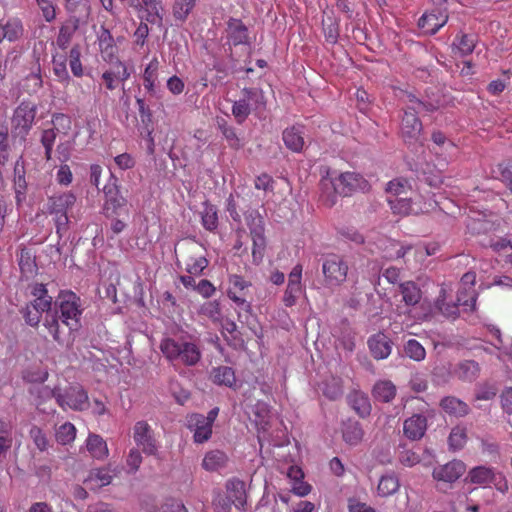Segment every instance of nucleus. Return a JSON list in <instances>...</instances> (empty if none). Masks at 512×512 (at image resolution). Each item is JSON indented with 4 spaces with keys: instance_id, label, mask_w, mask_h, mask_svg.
<instances>
[{
    "instance_id": "nucleus-36",
    "label": "nucleus",
    "mask_w": 512,
    "mask_h": 512,
    "mask_svg": "<svg viewBox=\"0 0 512 512\" xmlns=\"http://www.w3.org/2000/svg\"><path fill=\"white\" fill-rule=\"evenodd\" d=\"M197 0H175L172 8L175 20L185 22L196 6Z\"/></svg>"
},
{
    "instance_id": "nucleus-56",
    "label": "nucleus",
    "mask_w": 512,
    "mask_h": 512,
    "mask_svg": "<svg viewBox=\"0 0 512 512\" xmlns=\"http://www.w3.org/2000/svg\"><path fill=\"white\" fill-rule=\"evenodd\" d=\"M456 50L461 55H468L470 54L474 47H475V39L471 35H462L458 38H456V42L454 43Z\"/></svg>"
},
{
    "instance_id": "nucleus-42",
    "label": "nucleus",
    "mask_w": 512,
    "mask_h": 512,
    "mask_svg": "<svg viewBox=\"0 0 512 512\" xmlns=\"http://www.w3.org/2000/svg\"><path fill=\"white\" fill-rule=\"evenodd\" d=\"M13 443L11 425L0 420V458L5 456Z\"/></svg>"
},
{
    "instance_id": "nucleus-38",
    "label": "nucleus",
    "mask_w": 512,
    "mask_h": 512,
    "mask_svg": "<svg viewBox=\"0 0 512 512\" xmlns=\"http://www.w3.org/2000/svg\"><path fill=\"white\" fill-rule=\"evenodd\" d=\"M412 189L408 180L403 178L393 179L387 184L386 191L389 193L388 198L404 197Z\"/></svg>"
},
{
    "instance_id": "nucleus-50",
    "label": "nucleus",
    "mask_w": 512,
    "mask_h": 512,
    "mask_svg": "<svg viewBox=\"0 0 512 512\" xmlns=\"http://www.w3.org/2000/svg\"><path fill=\"white\" fill-rule=\"evenodd\" d=\"M69 66L72 74L75 77H82L84 74V69L81 63V52L78 46H74L71 48L69 52Z\"/></svg>"
},
{
    "instance_id": "nucleus-11",
    "label": "nucleus",
    "mask_w": 512,
    "mask_h": 512,
    "mask_svg": "<svg viewBox=\"0 0 512 512\" xmlns=\"http://www.w3.org/2000/svg\"><path fill=\"white\" fill-rule=\"evenodd\" d=\"M475 282L476 275L471 271L465 273L461 279L457 300L465 311H473L475 309L477 297L474 289Z\"/></svg>"
},
{
    "instance_id": "nucleus-47",
    "label": "nucleus",
    "mask_w": 512,
    "mask_h": 512,
    "mask_svg": "<svg viewBox=\"0 0 512 512\" xmlns=\"http://www.w3.org/2000/svg\"><path fill=\"white\" fill-rule=\"evenodd\" d=\"M201 215H202L201 216L202 224L207 230L213 231L217 228V225H218L217 210L213 205L205 204Z\"/></svg>"
},
{
    "instance_id": "nucleus-57",
    "label": "nucleus",
    "mask_w": 512,
    "mask_h": 512,
    "mask_svg": "<svg viewBox=\"0 0 512 512\" xmlns=\"http://www.w3.org/2000/svg\"><path fill=\"white\" fill-rule=\"evenodd\" d=\"M35 2L37 3V6H38L39 10L41 11L43 18L47 22H51L55 19L56 9H55V5L52 1H50V0H35Z\"/></svg>"
},
{
    "instance_id": "nucleus-37",
    "label": "nucleus",
    "mask_w": 512,
    "mask_h": 512,
    "mask_svg": "<svg viewBox=\"0 0 512 512\" xmlns=\"http://www.w3.org/2000/svg\"><path fill=\"white\" fill-rule=\"evenodd\" d=\"M349 403L353 409L362 417L368 415L371 405L368 397L362 392H353L349 395Z\"/></svg>"
},
{
    "instance_id": "nucleus-32",
    "label": "nucleus",
    "mask_w": 512,
    "mask_h": 512,
    "mask_svg": "<svg viewBox=\"0 0 512 512\" xmlns=\"http://www.w3.org/2000/svg\"><path fill=\"white\" fill-rule=\"evenodd\" d=\"M283 141L287 148L294 152H299L304 146V139L300 127H291L283 132Z\"/></svg>"
},
{
    "instance_id": "nucleus-27",
    "label": "nucleus",
    "mask_w": 512,
    "mask_h": 512,
    "mask_svg": "<svg viewBox=\"0 0 512 512\" xmlns=\"http://www.w3.org/2000/svg\"><path fill=\"white\" fill-rule=\"evenodd\" d=\"M241 97L245 100L251 112H260L266 106L264 93L258 88H244Z\"/></svg>"
},
{
    "instance_id": "nucleus-1",
    "label": "nucleus",
    "mask_w": 512,
    "mask_h": 512,
    "mask_svg": "<svg viewBox=\"0 0 512 512\" xmlns=\"http://www.w3.org/2000/svg\"><path fill=\"white\" fill-rule=\"evenodd\" d=\"M368 188V181L356 172L338 175L327 173L320 181V200L325 206L332 207L338 196H349L357 191H366Z\"/></svg>"
},
{
    "instance_id": "nucleus-22",
    "label": "nucleus",
    "mask_w": 512,
    "mask_h": 512,
    "mask_svg": "<svg viewBox=\"0 0 512 512\" xmlns=\"http://www.w3.org/2000/svg\"><path fill=\"white\" fill-rule=\"evenodd\" d=\"M427 429V420L424 416L416 414L406 419L403 424L404 435L411 440L421 439Z\"/></svg>"
},
{
    "instance_id": "nucleus-51",
    "label": "nucleus",
    "mask_w": 512,
    "mask_h": 512,
    "mask_svg": "<svg viewBox=\"0 0 512 512\" xmlns=\"http://www.w3.org/2000/svg\"><path fill=\"white\" fill-rule=\"evenodd\" d=\"M253 222L255 223V227L251 229V235L254 242L253 257L256 258V254L258 252L260 253L264 246V236L261 219L259 217H255Z\"/></svg>"
},
{
    "instance_id": "nucleus-20",
    "label": "nucleus",
    "mask_w": 512,
    "mask_h": 512,
    "mask_svg": "<svg viewBox=\"0 0 512 512\" xmlns=\"http://www.w3.org/2000/svg\"><path fill=\"white\" fill-rule=\"evenodd\" d=\"M388 203L394 214L409 215L427 211L426 208L418 205L411 197L388 198Z\"/></svg>"
},
{
    "instance_id": "nucleus-30",
    "label": "nucleus",
    "mask_w": 512,
    "mask_h": 512,
    "mask_svg": "<svg viewBox=\"0 0 512 512\" xmlns=\"http://www.w3.org/2000/svg\"><path fill=\"white\" fill-rule=\"evenodd\" d=\"M402 300L406 305L414 306L418 304L422 298L419 287L412 281H406L399 285Z\"/></svg>"
},
{
    "instance_id": "nucleus-39",
    "label": "nucleus",
    "mask_w": 512,
    "mask_h": 512,
    "mask_svg": "<svg viewBox=\"0 0 512 512\" xmlns=\"http://www.w3.org/2000/svg\"><path fill=\"white\" fill-rule=\"evenodd\" d=\"M159 69V61L153 58L146 66L143 74L144 87L147 91L153 92L157 80V73Z\"/></svg>"
},
{
    "instance_id": "nucleus-52",
    "label": "nucleus",
    "mask_w": 512,
    "mask_h": 512,
    "mask_svg": "<svg viewBox=\"0 0 512 512\" xmlns=\"http://www.w3.org/2000/svg\"><path fill=\"white\" fill-rule=\"evenodd\" d=\"M208 266V260L203 257H190L186 263V271L193 276H200Z\"/></svg>"
},
{
    "instance_id": "nucleus-58",
    "label": "nucleus",
    "mask_w": 512,
    "mask_h": 512,
    "mask_svg": "<svg viewBox=\"0 0 512 512\" xmlns=\"http://www.w3.org/2000/svg\"><path fill=\"white\" fill-rule=\"evenodd\" d=\"M56 139V132L52 129H46L42 133L41 142L45 148V156L46 159L49 160L51 158L53 145Z\"/></svg>"
},
{
    "instance_id": "nucleus-35",
    "label": "nucleus",
    "mask_w": 512,
    "mask_h": 512,
    "mask_svg": "<svg viewBox=\"0 0 512 512\" xmlns=\"http://www.w3.org/2000/svg\"><path fill=\"white\" fill-rule=\"evenodd\" d=\"M374 397L382 402L391 401L396 394V387L391 381H379L373 388Z\"/></svg>"
},
{
    "instance_id": "nucleus-14",
    "label": "nucleus",
    "mask_w": 512,
    "mask_h": 512,
    "mask_svg": "<svg viewBox=\"0 0 512 512\" xmlns=\"http://www.w3.org/2000/svg\"><path fill=\"white\" fill-rule=\"evenodd\" d=\"M462 306L458 301L452 300V289L442 286L435 302L432 313L439 312L445 317L455 318L458 315V307Z\"/></svg>"
},
{
    "instance_id": "nucleus-16",
    "label": "nucleus",
    "mask_w": 512,
    "mask_h": 512,
    "mask_svg": "<svg viewBox=\"0 0 512 512\" xmlns=\"http://www.w3.org/2000/svg\"><path fill=\"white\" fill-rule=\"evenodd\" d=\"M448 20L446 10L436 8L425 13L418 21L420 29L426 34H435Z\"/></svg>"
},
{
    "instance_id": "nucleus-21",
    "label": "nucleus",
    "mask_w": 512,
    "mask_h": 512,
    "mask_svg": "<svg viewBox=\"0 0 512 512\" xmlns=\"http://www.w3.org/2000/svg\"><path fill=\"white\" fill-rule=\"evenodd\" d=\"M368 346L370 353L377 360L386 359L392 351L391 341L382 333H378L370 337L368 340Z\"/></svg>"
},
{
    "instance_id": "nucleus-48",
    "label": "nucleus",
    "mask_w": 512,
    "mask_h": 512,
    "mask_svg": "<svg viewBox=\"0 0 512 512\" xmlns=\"http://www.w3.org/2000/svg\"><path fill=\"white\" fill-rule=\"evenodd\" d=\"M142 4L149 12L148 20L152 23L162 21L163 6L160 0H141Z\"/></svg>"
},
{
    "instance_id": "nucleus-3",
    "label": "nucleus",
    "mask_w": 512,
    "mask_h": 512,
    "mask_svg": "<svg viewBox=\"0 0 512 512\" xmlns=\"http://www.w3.org/2000/svg\"><path fill=\"white\" fill-rule=\"evenodd\" d=\"M438 103H425L413 95L408 96L407 108L401 122L402 137L407 142L417 141L422 131V123L417 114L425 111H434L438 108Z\"/></svg>"
},
{
    "instance_id": "nucleus-29",
    "label": "nucleus",
    "mask_w": 512,
    "mask_h": 512,
    "mask_svg": "<svg viewBox=\"0 0 512 512\" xmlns=\"http://www.w3.org/2000/svg\"><path fill=\"white\" fill-rule=\"evenodd\" d=\"M400 488V481L394 472H389L381 476L377 493L381 497H388L396 493Z\"/></svg>"
},
{
    "instance_id": "nucleus-63",
    "label": "nucleus",
    "mask_w": 512,
    "mask_h": 512,
    "mask_svg": "<svg viewBox=\"0 0 512 512\" xmlns=\"http://www.w3.org/2000/svg\"><path fill=\"white\" fill-rule=\"evenodd\" d=\"M348 512H376L375 509L364 502L354 498L348 500Z\"/></svg>"
},
{
    "instance_id": "nucleus-8",
    "label": "nucleus",
    "mask_w": 512,
    "mask_h": 512,
    "mask_svg": "<svg viewBox=\"0 0 512 512\" xmlns=\"http://www.w3.org/2000/svg\"><path fill=\"white\" fill-rule=\"evenodd\" d=\"M468 479L471 483L474 484H492L495 489L501 493H506L509 488L506 477L501 472H497L493 468L485 466H478L470 470Z\"/></svg>"
},
{
    "instance_id": "nucleus-49",
    "label": "nucleus",
    "mask_w": 512,
    "mask_h": 512,
    "mask_svg": "<svg viewBox=\"0 0 512 512\" xmlns=\"http://www.w3.org/2000/svg\"><path fill=\"white\" fill-rule=\"evenodd\" d=\"M15 194H16V201L17 203H20L22 199L24 198V190L26 187L25 177H24V170L23 166L20 164V161L18 160L15 165Z\"/></svg>"
},
{
    "instance_id": "nucleus-23",
    "label": "nucleus",
    "mask_w": 512,
    "mask_h": 512,
    "mask_svg": "<svg viewBox=\"0 0 512 512\" xmlns=\"http://www.w3.org/2000/svg\"><path fill=\"white\" fill-rule=\"evenodd\" d=\"M226 495L237 509H244L247 500L245 483L233 478L226 483Z\"/></svg>"
},
{
    "instance_id": "nucleus-2",
    "label": "nucleus",
    "mask_w": 512,
    "mask_h": 512,
    "mask_svg": "<svg viewBox=\"0 0 512 512\" xmlns=\"http://www.w3.org/2000/svg\"><path fill=\"white\" fill-rule=\"evenodd\" d=\"M160 350L173 365L194 366L201 358L199 347L189 341L164 338L160 343Z\"/></svg>"
},
{
    "instance_id": "nucleus-7",
    "label": "nucleus",
    "mask_w": 512,
    "mask_h": 512,
    "mask_svg": "<svg viewBox=\"0 0 512 512\" xmlns=\"http://www.w3.org/2000/svg\"><path fill=\"white\" fill-rule=\"evenodd\" d=\"M109 67L105 69L101 75V80L106 89L113 91L117 87L122 86L130 78L133 69L119 59L106 61Z\"/></svg>"
},
{
    "instance_id": "nucleus-10",
    "label": "nucleus",
    "mask_w": 512,
    "mask_h": 512,
    "mask_svg": "<svg viewBox=\"0 0 512 512\" xmlns=\"http://www.w3.org/2000/svg\"><path fill=\"white\" fill-rule=\"evenodd\" d=\"M302 265L297 264L288 275V284L283 295V303L286 307H292L297 303L301 295L305 293L302 284Z\"/></svg>"
},
{
    "instance_id": "nucleus-5",
    "label": "nucleus",
    "mask_w": 512,
    "mask_h": 512,
    "mask_svg": "<svg viewBox=\"0 0 512 512\" xmlns=\"http://www.w3.org/2000/svg\"><path fill=\"white\" fill-rule=\"evenodd\" d=\"M76 202L74 193L68 191L50 198L49 212L54 216L57 233L66 230L69 223L67 212Z\"/></svg>"
},
{
    "instance_id": "nucleus-12",
    "label": "nucleus",
    "mask_w": 512,
    "mask_h": 512,
    "mask_svg": "<svg viewBox=\"0 0 512 512\" xmlns=\"http://www.w3.org/2000/svg\"><path fill=\"white\" fill-rule=\"evenodd\" d=\"M250 286V283L239 275H231L229 277V288L227 291L228 297L239 307L240 309L249 312L251 309L250 303L246 300V290Z\"/></svg>"
},
{
    "instance_id": "nucleus-13",
    "label": "nucleus",
    "mask_w": 512,
    "mask_h": 512,
    "mask_svg": "<svg viewBox=\"0 0 512 512\" xmlns=\"http://www.w3.org/2000/svg\"><path fill=\"white\" fill-rule=\"evenodd\" d=\"M133 439L149 455L157 451V446L150 425L145 421H138L133 427Z\"/></svg>"
},
{
    "instance_id": "nucleus-33",
    "label": "nucleus",
    "mask_w": 512,
    "mask_h": 512,
    "mask_svg": "<svg viewBox=\"0 0 512 512\" xmlns=\"http://www.w3.org/2000/svg\"><path fill=\"white\" fill-rule=\"evenodd\" d=\"M479 365L475 361L466 360L457 365L454 370L455 375L462 380L472 381L479 374Z\"/></svg>"
},
{
    "instance_id": "nucleus-6",
    "label": "nucleus",
    "mask_w": 512,
    "mask_h": 512,
    "mask_svg": "<svg viewBox=\"0 0 512 512\" xmlns=\"http://www.w3.org/2000/svg\"><path fill=\"white\" fill-rule=\"evenodd\" d=\"M59 306L62 323L71 331L78 330L82 314L79 297L73 292H63L59 296Z\"/></svg>"
},
{
    "instance_id": "nucleus-34",
    "label": "nucleus",
    "mask_w": 512,
    "mask_h": 512,
    "mask_svg": "<svg viewBox=\"0 0 512 512\" xmlns=\"http://www.w3.org/2000/svg\"><path fill=\"white\" fill-rule=\"evenodd\" d=\"M441 407L445 412L456 417H463L468 413V405L455 397L444 398L441 401Z\"/></svg>"
},
{
    "instance_id": "nucleus-55",
    "label": "nucleus",
    "mask_w": 512,
    "mask_h": 512,
    "mask_svg": "<svg viewBox=\"0 0 512 512\" xmlns=\"http://www.w3.org/2000/svg\"><path fill=\"white\" fill-rule=\"evenodd\" d=\"M53 73L58 81L63 84H68L71 80L65 59H53Z\"/></svg>"
},
{
    "instance_id": "nucleus-26",
    "label": "nucleus",
    "mask_w": 512,
    "mask_h": 512,
    "mask_svg": "<svg viewBox=\"0 0 512 512\" xmlns=\"http://www.w3.org/2000/svg\"><path fill=\"white\" fill-rule=\"evenodd\" d=\"M228 457L221 450L208 451L202 460V468L208 472H216L224 469L227 465Z\"/></svg>"
},
{
    "instance_id": "nucleus-61",
    "label": "nucleus",
    "mask_w": 512,
    "mask_h": 512,
    "mask_svg": "<svg viewBox=\"0 0 512 512\" xmlns=\"http://www.w3.org/2000/svg\"><path fill=\"white\" fill-rule=\"evenodd\" d=\"M56 180L59 184L65 186H68L72 182L73 175L68 165L63 164L58 168L56 173Z\"/></svg>"
},
{
    "instance_id": "nucleus-45",
    "label": "nucleus",
    "mask_w": 512,
    "mask_h": 512,
    "mask_svg": "<svg viewBox=\"0 0 512 512\" xmlns=\"http://www.w3.org/2000/svg\"><path fill=\"white\" fill-rule=\"evenodd\" d=\"M363 437V431L357 422L348 423L343 431L344 440L350 445L358 444Z\"/></svg>"
},
{
    "instance_id": "nucleus-15",
    "label": "nucleus",
    "mask_w": 512,
    "mask_h": 512,
    "mask_svg": "<svg viewBox=\"0 0 512 512\" xmlns=\"http://www.w3.org/2000/svg\"><path fill=\"white\" fill-rule=\"evenodd\" d=\"M25 32L23 21L16 16L0 20V43L4 40L15 42L20 40Z\"/></svg>"
},
{
    "instance_id": "nucleus-64",
    "label": "nucleus",
    "mask_w": 512,
    "mask_h": 512,
    "mask_svg": "<svg viewBox=\"0 0 512 512\" xmlns=\"http://www.w3.org/2000/svg\"><path fill=\"white\" fill-rule=\"evenodd\" d=\"M498 169L501 175V180L512 191V163L500 164Z\"/></svg>"
},
{
    "instance_id": "nucleus-43",
    "label": "nucleus",
    "mask_w": 512,
    "mask_h": 512,
    "mask_svg": "<svg viewBox=\"0 0 512 512\" xmlns=\"http://www.w3.org/2000/svg\"><path fill=\"white\" fill-rule=\"evenodd\" d=\"M55 437L61 445L70 444L75 440L76 428L72 423L66 422L56 430Z\"/></svg>"
},
{
    "instance_id": "nucleus-53",
    "label": "nucleus",
    "mask_w": 512,
    "mask_h": 512,
    "mask_svg": "<svg viewBox=\"0 0 512 512\" xmlns=\"http://www.w3.org/2000/svg\"><path fill=\"white\" fill-rule=\"evenodd\" d=\"M251 113L249 106L242 97L234 102L232 106V114L239 124L243 123Z\"/></svg>"
},
{
    "instance_id": "nucleus-19",
    "label": "nucleus",
    "mask_w": 512,
    "mask_h": 512,
    "mask_svg": "<svg viewBox=\"0 0 512 512\" xmlns=\"http://www.w3.org/2000/svg\"><path fill=\"white\" fill-rule=\"evenodd\" d=\"M227 38L230 44L247 45L250 43V37L247 27L242 23L241 20L231 18L227 22Z\"/></svg>"
},
{
    "instance_id": "nucleus-25",
    "label": "nucleus",
    "mask_w": 512,
    "mask_h": 512,
    "mask_svg": "<svg viewBox=\"0 0 512 512\" xmlns=\"http://www.w3.org/2000/svg\"><path fill=\"white\" fill-rule=\"evenodd\" d=\"M35 118V109L33 106L27 103L20 104L13 115V123L17 128L28 130Z\"/></svg>"
},
{
    "instance_id": "nucleus-31",
    "label": "nucleus",
    "mask_w": 512,
    "mask_h": 512,
    "mask_svg": "<svg viewBox=\"0 0 512 512\" xmlns=\"http://www.w3.org/2000/svg\"><path fill=\"white\" fill-rule=\"evenodd\" d=\"M113 479L110 471L106 468H100L92 470L88 477L85 479V483L91 489L100 488L109 485Z\"/></svg>"
},
{
    "instance_id": "nucleus-59",
    "label": "nucleus",
    "mask_w": 512,
    "mask_h": 512,
    "mask_svg": "<svg viewBox=\"0 0 512 512\" xmlns=\"http://www.w3.org/2000/svg\"><path fill=\"white\" fill-rule=\"evenodd\" d=\"M30 436L40 451H45L48 448L49 441L45 433L38 427L34 426L30 430Z\"/></svg>"
},
{
    "instance_id": "nucleus-40",
    "label": "nucleus",
    "mask_w": 512,
    "mask_h": 512,
    "mask_svg": "<svg viewBox=\"0 0 512 512\" xmlns=\"http://www.w3.org/2000/svg\"><path fill=\"white\" fill-rule=\"evenodd\" d=\"M467 442V432L464 427H454L448 437L449 448L453 451L462 449Z\"/></svg>"
},
{
    "instance_id": "nucleus-62",
    "label": "nucleus",
    "mask_w": 512,
    "mask_h": 512,
    "mask_svg": "<svg viewBox=\"0 0 512 512\" xmlns=\"http://www.w3.org/2000/svg\"><path fill=\"white\" fill-rule=\"evenodd\" d=\"M73 29L69 26H62L60 28L58 37H57V45L61 49H66L70 43L72 38Z\"/></svg>"
},
{
    "instance_id": "nucleus-4",
    "label": "nucleus",
    "mask_w": 512,
    "mask_h": 512,
    "mask_svg": "<svg viewBox=\"0 0 512 512\" xmlns=\"http://www.w3.org/2000/svg\"><path fill=\"white\" fill-rule=\"evenodd\" d=\"M322 273L325 286L329 288L338 287L347 278L348 265L341 256L329 254L323 259Z\"/></svg>"
},
{
    "instance_id": "nucleus-9",
    "label": "nucleus",
    "mask_w": 512,
    "mask_h": 512,
    "mask_svg": "<svg viewBox=\"0 0 512 512\" xmlns=\"http://www.w3.org/2000/svg\"><path fill=\"white\" fill-rule=\"evenodd\" d=\"M53 396L63 409L85 410L88 408V395L80 386H71L64 393L53 391Z\"/></svg>"
},
{
    "instance_id": "nucleus-54",
    "label": "nucleus",
    "mask_w": 512,
    "mask_h": 512,
    "mask_svg": "<svg viewBox=\"0 0 512 512\" xmlns=\"http://www.w3.org/2000/svg\"><path fill=\"white\" fill-rule=\"evenodd\" d=\"M491 333L496 337L497 342L494 343V346L501 351L502 355H507L509 359L512 360V339L507 338L504 341L501 337L500 330L498 328H492Z\"/></svg>"
},
{
    "instance_id": "nucleus-18",
    "label": "nucleus",
    "mask_w": 512,
    "mask_h": 512,
    "mask_svg": "<svg viewBox=\"0 0 512 512\" xmlns=\"http://www.w3.org/2000/svg\"><path fill=\"white\" fill-rule=\"evenodd\" d=\"M187 427L193 432L196 443L208 441L212 435V425L202 420V414H191L187 417Z\"/></svg>"
},
{
    "instance_id": "nucleus-41",
    "label": "nucleus",
    "mask_w": 512,
    "mask_h": 512,
    "mask_svg": "<svg viewBox=\"0 0 512 512\" xmlns=\"http://www.w3.org/2000/svg\"><path fill=\"white\" fill-rule=\"evenodd\" d=\"M213 381L219 385L231 387L235 383V374L232 368L222 366L214 369L212 373Z\"/></svg>"
},
{
    "instance_id": "nucleus-24",
    "label": "nucleus",
    "mask_w": 512,
    "mask_h": 512,
    "mask_svg": "<svg viewBox=\"0 0 512 512\" xmlns=\"http://www.w3.org/2000/svg\"><path fill=\"white\" fill-rule=\"evenodd\" d=\"M99 49L104 61H112L117 58V47L114 39L107 29L102 28L98 35Z\"/></svg>"
},
{
    "instance_id": "nucleus-28",
    "label": "nucleus",
    "mask_w": 512,
    "mask_h": 512,
    "mask_svg": "<svg viewBox=\"0 0 512 512\" xmlns=\"http://www.w3.org/2000/svg\"><path fill=\"white\" fill-rule=\"evenodd\" d=\"M86 449L93 458L98 460L105 459L109 453L105 440L97 434H89Z\"/></svg>"
},
{
    "instance_id": "nucleus-46",
    "label": "nucleus",
    "mask_w": 512,
    "mask_h": 512,
    "mask_svg": "<svg viewBox=\"0 0 512 512\" xmlns=\"http://www.w3.org/2000/svg\"><path fill=\"white\" fill-rule=\"evenodd\" d=\"M406 356L414 361H422L426 356L424 347L415 339H410L404 346Z\"/></svg>"
},
{
    "instance_id": "nucleus-17",
    "label": "nucleus",
    "mask_w": 512,
    "mask_h": 512,
    "mask_svg": "<svg viewBox=\"0 0 512 512\" xmlns=\"http://www.w3.org/2000/svg\"><path fill=\"white\" fill-rule=\"evenodd\" d=\"M466 471V465L460 460H453L433 470V478L437 481L454 482Z\"/></svg>"
},
{
    "instance_id": "nucleus-60",
    "label": "nucleus",
    "mask_w": 512,
    "mask_h": 512,
    "mask_svg": "<svg viewBox=\"0 0 512 512\" xmlns=\"http://www.w3.org/2000/svg\"><path fill=\"white\" fill-rule=\"evenodd\" d=\"M213 507L216 512H230L232 501L227 495L218 493L213 499Z\"/></svg>"
},
{
    "instance_id": "nucleus-44",
    "label": "nucleus",
    "mask_w": 512,
    "mask_h": 512,
    "mask_svg": "<svg viewBox=\"0 0 512 512\" xmlns=\"http://www.w3.org/2000/svg\"><path fill=\"white\" fill-rule=\"evenodd\" d=\"M323 393L331 400L339 398L343 394L342 380L339 377H331L325 381Z\"/></svg>"
}]
</instances>
